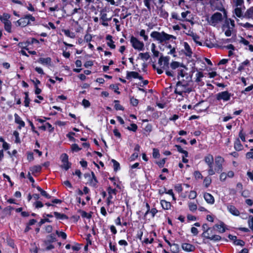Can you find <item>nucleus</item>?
Returning a JSON list of instances; mask_svg holds the SVG:
<instances>
[{"label": "nucleus", "instance_id": "nucleus-10", "mask_svg": "<svg viewBox=\"0 0 253 253\" xmlns=\"http://www.w3.org/2000/svg\"><path fill=\"white\" fill-rule=\"evenodd\" d=\"M182 248L186 252H193L195 249L194 246L188 243L182 244Z\"/></svg>", "mask_w": 253, "mask_h": 253}, {"label": "nucleus", "instance_id": "nucleus-26", "mask_svg": "<svg viewBox=\"0 0 253 253\" xmlns=\"http://www.w3.org/2000/svg\"><path fill=\"white\" fill-rule=\"evenodd\" d=\"M54 216L57 218V219H67L68 217L66 215L60 213L58 212L55 211L53 213Z\"/></svg>", "mask_w": 253, "mask_h": 253}, {"label": "nucleus", "instance_id": "nucleus-51", "mask_svg": "<svg viewBox=\"0 0 253 253\" xmlns=\"http://www.w3.org/2000/svg\"><path fill=\"white\" fill-rule=\"evenodd\" d=\"M13 135L15 137V142L17 143H19L20 142V139L19 137V133L17 131H14L13 132Z\"/></svg>", "mask_w": 253, "mask_h": 253}, {"label": "nucleus", "instance_id": "nucleus-2", "mask_svg": "<svg viewBox=\"0 0 253 253\" xmlns=\"http://www.w3.org/2000/svg\"><path fill=\"white\" fill-rule=\"evenodd\" d=\"M223 16L221 13L216 12L214 13L210 18H207V20L209 24L215 26L218 23L222 21Z\"/></svg>", "mask_w": 253, "mask_h": 253}, {"label": "nucleus", "instance_id": "nucleus-57", "mask_svg": "<svg viewBox=\"0 0 253 253\" xmlns=\"http://www.w3.org/2000/svg\"><path fill=\"white\" fill-rule=\"evenodd\" d=\"M240 25H241L242 26H243V27L245 28H247V29H249L251 27H253V25L248 23V22H247L245 24H243V23H240Z\"/></svg>", "mask_w": 253, "mask_h": 253}, {"label": "nucleus", "instance_id": "nucleus-30", "mask_svg": "<svg viewBox=\"0 0 253 253\" xmlns=\"http://www.w3.org/2000/svg\"><path fill=\"white\" fill-rule=\"evenodd\" d=\"M42 169V167L41 166H35L31 168V170L32 173H37L41 171Z\"/></svg>", "mask_w": 253, "mask_h": 253}, {"label": "nucleus", "instance_id": "nucleus-3", "mask_svg": "<svg viewBox=\"0 0 253 253\" xmlns=\"http://www.w3.org/2000/svg\"><path fill=\"white\" fill-rule=\"evenodd\" d=\"M35 21V18L32 15L28 14L18 20L16 23L18 26L25 27L30 24V21Z\"/></svg>", "mask_w": 253, "mask_h": 253}, {"label": "nucleus", "instance_id": "nucleus-18", "mask_svg": "<svg viewBox=\"0 0 253 253\" xmlns=\"http://www.w3.org/2000/svg\"><path fill=\"white\" fill-rule=\"evenodd\" d=\"M150 57L148 52L139 53L138 54V58H140L142 60L147 61Z\"/></svg>", "mask_w": 253, "mask_h": 253}, {"label": "nucleus", "instance_id": "nucleus-46", "mask_svg": "<svg viewBox=\"0 0 253 253\" xmlns=\"http://www.w3.org/2000/svg\"><path fill=\"white\" fill-rule=\"evenodd\" d=\"M130 126L131 127L128 126L127 129L134 132L136 131L137 129V126L135 124H131Z\"/></svg>", "mask_w": 253, "mask_h": 253}, {"label": "nucleus", "instance_id": "nucleus-61", "mask_svg": "<svg viewBox=\"0 0 253 253\" xmlns=\"http://www.w3.org/2000/svg\"><path fill=\"white\" fill-rule=\"evenodd\" d=\"M185 76V73L184 70L182 69L178 71V76H177V79H179V77H184Z\"/></svg>", "mask_w": 253, "mask_h": 253}, {"label": "nucleus", "instance_id": "nucleus-40", "mask_svg": "<svg viewBox=\"0 0 253 253\" xmlns=\"http://www.w3.org/2000/svg\"><path fill=\"white\" fill-rule=\"evenodd\" d=\"M71 165H72L71 163H70L69 162H67V163H64L61 166V168H62V169H64L66 170H67L71 168Z\"/></svg>", "mask_w": 253, "mask_h": 253}, {"label": "nucleus", "instance_id": "nucleus-14", "mask_svg": "<svg viewBox=\"0 0 253 253\" xmlns=\"http://www.w3.org/2000/svg\"><path fill=\"white\" fill-rule=\"evenodd\" d=\"M106 9H103L100 11V19H101L103 22H106L107 21H110L111 19V18H107V14L106 13Z\"/></svg>", "mask_w": 253, "mask_h": 253}, {"label": "nucleus", "instance_id": "nucleus-22", "mask_svg": "<svg viewBox=\"0 0 253 253\" xmlns=\"http://www.w3.org/2000/svg\"><path fill=\"white\" fill-rule=\"evenodd\" d=\"M213 227H216L219 229V232L220 233H224L225 231L224 224L222 222L220 224H215Z\"/></svg>", "mask_w": 253, "mask_h": 253}, {"label": "nucleus", "instance_id": "nucleus-56", "mask_svg": "<svg viewBox=\"0 0 253 253\" xmlns=\"http://www.w3.org/2000/svg\"><path fill=\"white\" fill-rule=\"evenodd\" d=\"M235 6H241L244 4V0H234Z\"/></svg>", "mask_w": 253, "mask_h": 253}, {"label": "nucleus", "instance_id": "nucleus-44", "mask_svg": "<svg viewBox=\"0 0 253 253\" xmlns=\"http://www.w3.org/2000/svg\"><path fill=\"white\" fill-rule=\"evenodd\" d=\"M151 1H153V0H143L144 5L149 11L151 10L150 2Z\"/></svg>", "mask_w": 253, "mask_h": 253}, {"label": "nucleus", "instance_id": "nucleus-52", "mask_svg": "<svg viewBox=\"0 0 253 253\" xmlns=\"http://www.w3.org/2000/svg\"><path fill=\"white\" fill-rule=\"evenodd\" d=\"M82 104L85 108L89 107L90 105L89 101L85 99L83 100Z\"/></svg>", "mask_w": 253, "mask_h": 253}, {"label": "nucleus", "instance_id": "nucleus-15", "mask_svg": "<svg viewBox=\"0 0 253 253\" xmlns=\"http://www.w3.org/2000/svg\"><path fill=\"white\" fill-rule=\"evenodd\" d=\"M106 40L109 42H107V45L112 49H115L116 45L114 44V42L112 40V36L108 35L106 37Z\"/></svg>", "mask_w": 253, "mask_h": 253}, {"label": "nucleus", "instance_id": "nucleus-29", "mask_svg": "<svg viewBox=\"0 0 253 253\" xmlns=\"http://www.w3.org/2000/svg\"><path fill=\"white\" fill-rule=\"evenodd\" d=\"M4 24V29L8 33H11V23L10 21H7L3 23Z\"/></svg>", "mask_w": 253, "mask_h": 253}, {"label": "nucleus", "instance_id": "nucleus-42", "mask_svg": "<svg viewBox=\"0 0 253 253\" xmlns=\"http://www.w3.org/2000/svg\"><path fill=\"white\" fill-rule=\"evenodd\" d=\"M25 100H24V104L25 106L26 107H28L29 106V103H30V98H29L28 93V92H25Z\"/></svg>", "mask_w": 253, "mask_h": 253}, {"label": "nucleus", "instance_id": "nucleus-9", "mask_svg": "<svg viewBox=\"0 0 253 253\" xmlns=\"http://www.w3.org/2000/svg\"><path fill=\"white\" fill-rule=\"evenodd\" d=\"M15 123L19 124L18 128L21 129L22 127H24L25 125V123L21 120V118L18 116V114L15 113L14 114Z\"/></svg>", "mask_w": 253, "mask_h": 253}, {"label": "nucleus", "instance_id": "nucleus-20", "mask_svg": "<svg viewBox=\"0 0 253 253\" xmlns=\"http://www.w3.org/2000/svg\"><path fill=\"white\" fill-rule=\"evenodd\" d=\"M161 204L163 208L165 210H169L171 207V204L164 200L161 201Z\"/></svg>", "mask_w": 253, "mask_h": 253}, {"label": "nucleus", "instance_id": "nucleus-16", "mask_svg": "<svg viewBox=\"0 0 253 253\" xmlns=\"http://www.w3.org/2000/svg\"><path fill=\"white\" fill-rule=\"evenodd\" d=\"M40 129L42 130H45L47 128L48 129L49 131L52 132L54 128L49 123H46L45 124L42 125L39 127Z\"/></svg>", "mask_w": 253, "mask_h": 253}, {"label": "nucleus", "instance_id": "nucleus-54", "mask_svg": "<svg viewBox=\"0 0 253 253\" xmlns=\"http://www.w3.org/2000/svg\"><path fill=\"white\" fill-rule=\"evenodd\" d=\"M197 196V193L194 191H191L189 195V198L190 199H194Z\"/></svg>", "mask_w": 253, "mask_h": 253}, {"label": "nucleus", "instance_id": "nucleus-4", "mask_svg": "<svg viewBox=\"0 0 253 253\" xmlns=\"http://www.w3.org/2000/svg\"><path fill=\"white\" fill-rule=\"evenodd\" d=\"M132 46L138 51H142L144 49V44L142 42L139 41L136 38L132 36L130 40Z\"/></svg>", "mask_w": 253, "mask_h": 253}, {"label": "nucleus", "instance_id": "nucleus-31", "mask_svg": "<svg viewBox=\"0 0 253 253\" xmlns=\"http://www.w3.org/2000/svg\"><path fill=\"white\" fill-rule=\"evenodd\" d=\"M10 17V15L8 13H4L2 17L0 16V19L3 23L7 21H10L9 19Z\"/></svg>", "mask_w": 253, "mask_h": 253}, {"label": "nucleus", "instance_id": "nucleus-48", "mask_svg": "<svg viewBox=\"0 0 253 253\" xmlns=\"http://www.w3.org/2000/svg\"><path fill=\"white\" fill-rule=\"evenodd\" d=\"M71 148H72V151H75V152H78L81 150V148H80L79 147V146L78 145V144H72V145L71 146Z\"/></svg>", "mask_w": 253, "mask_h": 253}, {"label": "nucleus", "instance_id": "nucleus-12", "mask_svg": "<svg viewBox=\"0 0 253 253\" xmlns=\"http://www.w3.org/2000/svg\"><path fill=\"white\" fill-rule=\"evenodd\" d=\"M184 46L185 49V54L187 56L191 57L192 54V51L191 49L188 44V43L186 42H184Z\"/></svg>", "mask_w": 253, "mask_h": 253}, {"label": "nucleus", "instance_id": "nucleus-32", "mask_svg": "<svg viewBox=\"0 0 253 253\" xmlns=\"http://www.w3.org/2000/svg\"><path fill=\"white\" fill-rule=\"evenodd\" d=\"M111 162L113 164L114 170L117 171L120 169L119 163L114 159H112Z\"/></svg>", "mask_w": 253, "mask_h": 253}, {"label": "nucleus", "instance_id": "nucleus-13", "mask_svg": "<svg viewBox=\"0 0 253 253\" xmlns=\"http://www.w3.org/2000/svg\"><path fill=\"white\" fill-rule=\"evenodd\" d=\"M244 17L253 19V6L250 7L245 13Z\"/></svg>", "mask_w": 253, "mask_h": 253}, {"label": "nucleus", "instance_id": "nucleus-24", "mask_svg": "<svg viewBox=\"0 0 253 253\" xmlns=\"http://www.w3.org/2000/svg\"><path fill=\"white\" fill-rule=\"evenodd\" d=\"M163 5H161L159 8V10L160 12V16L163 18H167L169 14L164 9H163Z\"/></svg>", "mask_w": 253, "mask_h": 253}, {"label": "nucleus", "instance_id": "nucleus-17", "mask_svg": "<svg viewBox=\"0 0 253 253\" xmlns=\"http://www.w3.org/2000/svg\"><path fill=\"white\" fill-rule=\"evenodd\" d=\"M38 62L43 65H49L51 62V59L50 57L40 58Z\"/></svg>", "mask_w": 253, "mask_h": 253}, {"label": "nucleus", "instance_id": "nucleus-60", "mask_svg": "<svg viewBox=\"0 0 253 253\" xmlns=\"http://www.w3.org/2000/svg\"><path fill=\"white\" fill-rule=\"evenodd\" d=\"M34 206L36 208H42L43 205L41 201H37L34 203Z\"/></svg>", "mask_w": 253, "mask_h": 253}, {"label": "nucleus", "instance_id": "nucleus-49", "mask_svg": "<svg viewBox=\"0 0 253 253\" xmlns=\"http://www.w3.org/2000/svg\"><path fill=\"white\" fill-rule=\"evenodd\" d=\"M64 33L65 35L68 37L73 38L74 37V33L71 32L69 30H64Z\"/></svg>", "mask_w": 253, "mask_h": 253}, {"label": "nucleus", "instance_id": "nucleus-19", "mask_svg": "<svg viewBox=\"0 0 253 253\" xmlns=\"http://www.w3.org/2000/svg\"><path fill=\"white\" fill-rule=\"evenodd\" d=\"M202 228L204 232L202 234V236L205 238L206 237H209V235H206V234L207 233V232L210 230L211 228L208 227V224L206 223H205L202 225Z\"/></svg>", "mask_w": 253, "mask_h": 253}, {"label": "nucleus", "instance_id": "nucleus-37", "mask_svg": "<svg viewBox=\"0 0 253 253\" xmlns=\"http://www.w3.org/2000/svg\"><path fill=\"white\" fill-rule=\"evenodd\" d=\"M89 185L96 187L97 186V184L98 183V181L97 179H92L91 177L88 179Z\"/></svg>", "mask_w": 253, "mask_h": 253}, {"label": "nucleus", "instance_id": "nucleus-64", "mask_svg": "<svg viewBox=\"0 0 253 253\" xmlns=\"http://www.w3.org/2000/svg\"><path fill=\"white\" fill-rule=\"evenodd\" d=\"M228 29L225 32V35L227 37H229L231 35V34H232V30H231L232 29L230 28V27L229 26H228Z\"/></svg>", "mask_w": 253, "mask_h": 253}, {"label": "nucleus", "instance_id": "nucleus-62", "mask_svg": "<svg viewBox=\"0 0 253 253\" xmlns=\"http://www.w3.org/2000/svg\"><path fill=\"white\" fill-rule=\"evenodd\" d=\"M211 181V179L210 178H206L204 179V181L206 187H208L210 185Z\"/></svg>", "mask_w": 253, "mask_h": 253}, {"label": "nucleus", "instance_id": "nucleus-43", "mask_svg": "<svg viewBox=\"0 0 253 253\" xmlns=\"http://www.w3.org/2000/svg\"><path fill=\"white\" fill-rule=\"evenodd\" d=\"M248 225L250 229L253 231V216L252 215L249 216Z\"/></svg>", "mask_w": 253, "mask_h": 253}, {"label": "nucleus", "instance_id": "nucleus-25", "mask_svg": "<svg viewBox=\"0 0 253 253\" xmlns=\"http://www.w3.org/2000/svg\"><path fill=\"white\" fill-rule=\"evenodd\" d=\"M137 78V77H138V73L136 72H127V76L126 78L129 79L130 78Z\"/></svg>", "mask_w": 253, "mask_h": 253}, {"label": "nucleus", "instance_id": "nucleus-27", "mask_svg": "<svg viewBox=\"0 0 253 253\" xmlns=\"http://www.w3.org/2000/svg\"><path fill=\"white\" fill-rule=\"evenodd\" d=\"M188 84L186 82H185L184 80L179 81L177 82L176 86L178 87V86H182V87H185L188 86Z\"/></svg>", "mask_w": 253, "mask_h": 253}, {"label": "nucleus", "instance_id": "nucleus-7", "mask_svg": "<svg viewBox=\"0 0 253 253\" xmlns=\"http://www.w3.org/2000/svg\"><path fill=\"white\" fill-rule=\"evenodd\" d=\"M227 208L229 212L233 215H239L240 212L239 210L234 206L229 205L227 206Z\"/></svg>", "mask_w": 253, "mask_h": 253}, {"label": "nucleus", "instance_id": "nucleus-45", "mask_svg": "<svg viewBox=\"0 0 253 253\" xmlns=\"http://www.w3.org/2000/svg\"><path fill=\"white\" fill-rule=\"evenodd\" d=\"M180 63L176 61H173L170 64V67L172 69H175L179 66Z\"/></svg>", "mask_w": 253, "mask_h": 253}, {"label": "nucleus", "instance_id": "nucleus-33", "mask_svg": "<svg viewBox=\"0 0 253 253\" xmlns=\"http://www.w3.org/2000/svg\"><path fill=\"white\" fill-rule=\"evenodd\" d=\"M169 56H163V60L164 62V66L163 68L168 67L169 64Z\"/></svg>", "mask_w": 253, "mask_h": 253}, {"label": "nucleus", "instance_id": "nucleus-21", "mask_svg": "<svg viewBox=\"0 0 253 253\" xmlns=\"http://www.w3.org/2000/svg\"><path fill=\"white\" fill-rule=\"evenodd\" d=\"M236 8L234 9V13L238 17H243V13L242 11L241 6H235Z\"/></svg>", "mask_w": 253, "mask_h": 253}, {"label": "nucleus", "instance_id": "nucleus-8", "mask_svg": "<svg viewBox=\"0 0 253 253\" xmlns=\"http://www.w3.org/2000/svg\"><path fill=\"white\" fill-rule=\"evenodd\" d=\"M204 161L205 163L208 165V167H211L213 166V157L211 154H209L205 157Z\"/></svg>", "mask_w": 253, "mask_h": 253}, {"label": "nucleus", "instance_id": "nucleus-5", "mask_svg": "<svg viewBox=\"0 0 253 253\" xmlns=\"http://www.w3.org/2000/svg\"><path fill=\"white\" fill-rule=\"evenodd\" d=\"M232 95L233 94L228 91H224L217 93L215 95V97L216 100L218 101L222 100L223 101H227L230 99Z\"/></svg>", "mask_w": 253, "mask_h": 253}, {"label": "nucleus", "instance_id": "nucleus-63", "mask_svg": "<svg viewBox=\"0 0 253 253\" xmlns=\"http://www.w3.org/2000/svg\"><path fill=\"white\" fill-rule=\"evenodd\" d=\"M91 39H92V36L90 34H87L85 35L84 36V40L86 42H89L91 41Z\"/></svg>", "mask_w": 253, "mask_h": 253}, {"label": "nucleus", "instance_id": "nucleus-23", "mask_svg": "<svg viewBox=\"0 0 253 253\" xmlns=\"http://www.w3.org/2000/svg\"><path fill=\"white\" fill-rule=\"evenodd\" d=\"M170 247L171 248V251L173 253H178L179 252V248L178 244H172L170 246Z\"/></svg>", "mask_w": 253, "mask_h": 253}, {"label": "nucleus", "instance_id": "nucleus-41", "mask_svg": "<svg viewBox=\"0 0 253 253\" xmlns=\"http://www.w3.org/2000/svg\"><path fill=\"white\" fill-rule=\"evenodd\" d=\"M114 102L115 103V105L114 107H115V108L116 109V110H124L123 107L119 103V101L118 100H115Z\"/></svg>", "mask_w": 253, "mask_h": 253}, {"label": "nucleus", "instance_id": "nucleus-59", "mask_svg": "<svg viewBox=\"0 0 253 253\" xmlns=\"http://www.w3.org/2000/svg\"><path fill=\"white\" fill-rule=\"evenodd\" d=\"M229 21H230V25H231V28L233 29V28L235 27V24H234V21L233 20H232L231 19H227L226 20V23L227 24V26H229Z\"/></svg>", "mask_w": 253, "mask_h": 253}, {"label": "nucleus", "instance_id": "nucleus-34", "mask_svg": "<svg viewBox=\"0 0 253 253\" xmlns=\"http://www.w3.org/2000/svg\"><path fill=\"white\" fill-rule=\"evenodd\" d=\"M191 36H192V39L195 42H196L199 45H202V43L199 41L200 38L198 36H197L196 34H195L194 33H192L191 35Z\"/></svg>", "mask_w": 253, "mask_h": 253}, {"label": "nucleus", "instance_id": "nucleus-38", "mask_svg": "<svg viewBox=\"0 0 253 253\" xmlns=\"http://www.w3.org/2000/svg\"><path fill=\"white\" fill-rule=\"evenodd\" d=\"M46 239L48 240V241H49V243H52L56 241V237L55 235L54 234H51L46 237Z\"/></svg>", "mask_w": 253, "mask_h": 253}, {"label": "nucleus", "instance_id": "nucleus-6", "mask_svg": "<svg viewBox=\"0 0 253 253\" xmlns=\"http://www.w3.org/2000/svg\"><path fill=\"white\" fill-rule=\"evenodd\" d=\"M224 162V159L220 156H217L215 158V170L217 172H220L222 170V164Z\"/></svg>", "mask_w": 253, "mask_h": 253}, {"label": "nucleus", "instance_id": "nucleus-58", "mask_svg": "<svg viewBox=\"0 0 253 253\" xmlns=\"http://www.w3.org/2000/svg\"><path fill=\"white\" fill-rule=\"evenodd\" d=\"M107 191L109 195H111L112 194H116V190L115 189H112L111 187H109L107 188Z\"/></svg>", "mask_w": 253, "mask_h": 253}, {"label": "nucleus", "instance_id": "nucleus-28", "mask_svg": "<svg viewBox=\"0 0 253 253\" xmlns=\"http://www.w3.org/2000/svg\"><path fill=\"white\" fill-rule=\"evenodd\" d=\"M206 238L213 241L214 242L220 241L221 239V236L217 235H214L211 236H209V237Z\"/></svg>", "mask_w": 253, "mask_h": 253}, {"label": "nucleus", "instance_id": "nucleus-35", "mask_svg": "<svg viewBox=\"0 0 253 253\" xmlns=\"http://www.w3.org/2000/svg\"><path fill=\"white\" fill-rule=\"evenodd\" d=\"M243 146L241 144L239 140L237 141L234 143V148L237 151H240L242 149Z\"/></svg>", "mask_w": 253, "mask_h": 253}, {"label": "nucleus", "instance_id": "nucleus-53", "mask_svg": "<svg viewBox=\"0 0 253 253\" xmlns=\"http://www.w3.org/2000/svg\"><path fill=\"white\" fill-rule=\"evenodd\" d=\"M130 103L134 106H136L138 104V100L132 97L130 98Z\"/></svg>", "mask_w": 253, "mask_h": 253}, {"label": "nucleus", "instance_id": "nucleus-1", "mask_svg": "<svg viewBox=\"0 0 253 253\" xmlns=\"http://www.w3.org/2000/svg\"><path fill=\"white\" fill-rule=\"evenodd\" d=\"M150 36L154 40L159 41L160 43L170 40L171 39H176L175 36L168 34L165 32H159L154 31L151 33Z\"/></svg>", "mask_w": 253, "mask_h": 253}, {"label": "nucleus", "instance_id": "nucleus-11", "mask_svg": "<svg viewBox=\"0 0 253 253\" xmlns=\"http://www.w3.org/2000/svg\"><path fill=\"white\" fill-rule=\"evenodd\" d=\"M204 198L205 200L207 202V203L212 204L214 202V199L213 197L211 194L208 193H206L204 194Z\"/></svg>", "mask_w": 253, "mask_h": 253}, {"label": "nucleus", "instance_id": "nucleus-50", "mask_svg": "<svg viewBox=\"0 0 253 253\" xmlns=\"http://www.w3.org/2000/svg\"><path fill=\"white\" fill-rule=\"evenodd\" d=\"M160 156L159 150L157 149L154 148L153 151V157L154 158H157Z\"/></svg>", "mask_w": 253, "mask_h": 253}, {"label": "nucleus", "instance_id": "nucleus-39", "mask_svg": "<svg viewBox=\"0 0 253 253\" xmlns=\"http://www.w3.org/2000/svg\"><path fill=\"white\" fill-rule=\"evenodd\" d=\"M188 207H189V210L192 211H196L197 209V206L196 204H195L192 202H190L188 203Z\"/></svg>", "mask_w": 253, "mask_h": 253}, {"label": "nucleus", "instance_id": "nucleus-55", "mask_svg": "<svg viewBox=\"0 0 253 253\" xmlns=\"http://www.w3.org/2000/svg\"><path fill=\"white\" fill-rule=\"evenodd\" d=\"M236 245L241 246L242 247L245 245V242L242 240H236L234 242Z\"/></svg>", "mask_w": 253, "mask_h": 253}, {"label": "nucleus", "instance_id": "nucleus-36", "mask_svg": "<svg viewBox=\"0 0 253 253\" xmlns=\"http://www.w3.org/2000/svg\"><path fill=\"white\" fill-rule=\"evenodd\" d=\"M60 159L62 163H66L69 162L68 156L66 153L62 154L60 156Z\"/></svg>", "mask_w": 253, "mask_h": 253}, {"label": "nucleus", "instance_id": "nucleus-47", "mask_svg": "<svg viewBox=\"0 0 253 253\" xmlns=\"http://www.w3.org/2000/svg\"><path fill=\"white\" fill-rule=\"evenodd\" d=\"M139 35L141 37H142L144 41H146L148 40V37L145 35V31L144 30H141L140 32Z\"/></svg>", "mask_w": 253, "mask_h": 253}]
</instances>
